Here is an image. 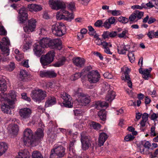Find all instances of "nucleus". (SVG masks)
I'll return each mask as SVG.
<instances>
[{
    "label": "nucleus",
    "mask_w": 158,
    "mask_h": 158,
    "mask_svg": "<svg viewBox=\"0 0 158 158\" xmlns=\"http://www.w3.org/2000/svg\"><path fill=\"white\" fill-rule=\"evenodd\" d=\"M23 141L25 145L27 146H35L36 144V140L33 138V133L30 128H26L23 132Z\"/></svg>",
    "instance_id": "1"
},
{
    "label": "nucleus",
    "mask_w": 158,
    "mask_h": 158,
    "mask_svg": "<svg viewBox=\"0 0 158 158\" xmlns=\"http://www.w3.org/2000/svg\"><path fill=\"white\" fill-rule=\"evenodd\" d=\"M16 95L14 91H11L10 92V97L11 101L6 103H3L1 106L2 110L4 113L10 114H11V109L13 108V105L15 102L16 101Z\"/></svg>",
    "instance_id": "2"
},
{
    "label": "nucleus",
    "mask_w": 158,
    "mask_h": 158,
    "mask_svg": "<svg viewBox=\"0 0 158 158\" xmlns=\"http://www.w3.org/2000/svg\"><path fill=\"white\" fill-rule=\"evenodd\" d=\"M65 27L63 23H56L52 26V32L56 36H61L65 34Z\"/></svg>",
    "instance_id": "3"
},
{
    "label": "nucleus",
    "mask_w": 158,
    "mask_h": 158,
    "mask_svg": "<svg viewBox=\"0 0 158 158\" xmlns=\"http://www.w3.org/2000/svg\"><path fill=\"white\" fill-rule=\"evenodd\" d=\"M31 96L35 102L39 103L47 96V93L44 90L38 89L33 91Z\"/></svg>",
    "instance_id": "4"
},
{
    "label": "nucleus",
    "mask_w": 158,
    "mask_h": 158,
    "mask_svg": "<svg viewBox=\"0 0 158 158\" xmlns=\"http://www.w3.org/2000/svg\"><path fill=\"white\" fill-rule=\"evenodd\" d=\"M55 53L53 51L49 52L45 55H42L40 58V62L43 66L50 64L54 60Z\"/></svg>",
    "instance_id": "5"
},
{
    "label": "nucleus",
    "mask_w": 158,
    "mask_h": 158,
    "mask_svg": "<svg viewBox=\"0 0 158 158\" xmlns=\"http://www.w3.org/2000/svg\"><path fill=\"white\" fill-rule=\"evenodd\" d=\"M81 141L82 144V148L83 150L88 149L91 145V137L85 132L81 134Z\"/></svg>",
    "instance_id": "6"
},
{
    "label": "nucleus",
    "mask_w": 158,
    "mask_h": 158,
    "mask_svg": "<svg viewBox=\"0 0 158 158\" xmlns=\"http://www.w3.org/2000/svg\"><path fill=\"white\" fill-rule=\"evenodd\" d=\"M56 18L58 20L64 19V20L71 21L74 18V16L72 13H70L65 10H63L62 12H58L56 15Z\"/></svg>",
    "instance_id": "7"
},
{
    "label": "nucleus",
    "mask_w": 158,
    "mask_h": 158,
    "mask_svg": "<svg viewBox=\"0 0 158 158\" xmlns=\"http://www.w3.org/2000/svg\"><path fill=\"white\" fill-rule=\"evenodd\" d=\"M10 45V41L8 38H3L0 42V48L3 54L6 56L9 54V46Z\"/></svg>",
    "instance_id": "8"
},
{
    "label": "nucleus",
    "mask_w": 158,
    "mask_h": 158,
    "mask_svg": "<svg viewBox=\"0 0 158 158\" xmlns=\"http://www.w3.org/2000/svg\"><path fill=\"white\" fill-rule=\"evenodd\" d=\"M87 77L91 83H95L99 81L100 75L97 71L93 70L88 73Z\"/></svg>",
    "instance_id": "9"
},
{
    "label": "nucleus",
    "mask_w": 158,
    "mask_h": 158,
    "mask_svg": "<svg viewBox=\"0 0 158 158\" xmlns=\"http://www.w3.org/2000/svg\"><path fill=\"white\" fill-rule=\"evenodd\" d=\"M61 97L63 99V104L66 107H71L73 104L72 98L67 93L63 92L61 94Z\"/></svg>",
    "instance_id": "10"
},
{
    "label": "nucleus",
    "mask_w": 158,
    "mask_h": 158,
    "mask_svg": "<svg viewBox=\"0 0 158 158\" xmlns=\"http://www.w3.org/2000/svg\"><path fill=\"white\" fill-rule=\"evenodd\" d=\"M49 4L52 9L58 10L66 7L64 3L58 0H49Z\"/></svg>",
    "instance_id": "11"
},
{
    "label": "nucleus",
    "mask_w": 158,
    "mask_h": 158,
    "mask_svg": "<svg viewBox=\"0 0 158 158\" xmlns=\"http://www.w3.org/2000/svg\"><path fill=\"white\" fill-rule=\"evenodd\" d=\"M65 148L61 145H55L53 149L54 154L59 158L62 157L65 155Z\"/></svg>",
    "instance_id": "12"
},
{
    "label": "nucleus",
    "mask_w": 158,
    "mask_h": 158,
    "mask_svg": "<svg viewBox=\"0 0 158 158\" xmlns=\"http://www.w3.org/2000/svg\"><path fill=\"white\" fill-rule=\"evenodd\" d=\"M36 21L32 19L28 21V25L23 27L24 30L26 32H29L34 31L36 27Z\"/></svg>",
    "instance_id": "13"
},
{
    "label": "nucleus",
    "mask_w": 158,
    "mask_h": 158,
    "mask_svg": "<svg viewBox=\"0 0 158 158\" xmlns=\"http://www.w3.org/2000/svg\"><path fill=\"white\" fill-rule=\"evenodd\" d=\"M19 113L22 118L26 119L30 117L31 113V111L29 108H24L20 110Z\"/></svg>",
    "instance_id": "14"
},
{
    "label": "nucleus",
    "mask_w": 158,
    "mask_h": 158,
    "mask_svg": "<svg viewBox=\"0 0 158 158\" xmlns=\"http://www.w3.org/2000/svg\"><path fill=\"white\" fill-rule=\"evenodd\" d=\"M19 19L21 23H23L28 18L27 10L25 7H22L19 11Z\"/></svg>",
    "instance_id": "15"
},
{
    "label": "nucleus",
    "mask_w": 158,
    "mask_h": 158,
    "mask_svg": "<svg viewBox=\"0 0 158 158\" xmlns=\"http://www.w3.org/2000/svg\"><path fill=\"white\" fill-rule=\"evenodd\" d=\"M61 44V40L59 39L52 40L49 39L48 47L53 49L57 48L58 47L60 48Z\"/></svg>",
    "instance_id": "16"
},
{
    "label": "nucleus",
    "mask_w": 158,
    "mask_h": 158,
    "mask_svg": "<svg viewBox=\"0 0 158 158\" xmlns=\"http://www.w3.org/2000/svg\"><path fill=\"white\" fill-rule=\"evenodd\" d=\"M33 50L35 55L40 57L44 53V48L39 44H35L34 46Z\"/></svg>",
    "instance_id": "17"
},
{
    "label": "nucleus",
    "mask_w": 158,
    "mask_h": 158,
    "mask_svg": "<svg viewBox=\"0 0 158 158\" xmlns=\"http://www.w3.org/2000/svg\"><path fill=\"white\" fill-rule=\"evenodd\" d=\"M73 62L77 67H82L85 64V60L83 58L76 57L73 59Z\"/></svg>",
    "instance_id": "18"
},
{
    "label": "nucleus",
    "mask_w": 158,
    "mask_h": 158,
    "mask_svg": "<svg viewBox=\"0 0 158 158\" xmlns=\"http://www.w3.org/2000/svg\"><path fill=\"white\" fill-rule=\"evenodd\" d=\"M7 129L10 133L13 135H17L19 130L18 126L16 124H14L9 125Z\"/></svg>",
    "instance_id": "19"
},
{
    "label": "nucleus",
    "mask_w": 158,
    "mask_h": 158,
    "mask_svg": "<svg viewBox=\"0 0 158 158\" xmlns=\"http://www.w3.org/2000/svg\"><path fill=\"white\" fill-rule=\"evenodd\" d=\"M130 70L129 69L127 68L126 71L125 72L124 74L122 76V79L124 80L125 81L127 82L128 86L131 88L132 86V83L131 81L130 78L128 75L127 71H130Z\"/></svg>",
    "instance_id": "20"
},
{
    "label": "nucleus",
    "mask_w": 158,
    "mask_h": 158,
    "mask_svg": "<svg viewBox=\"0 0 158 158\" xmlns=\"http://www.w3.org/2000/svg\"><path fill=\"white\" fill-rule=\"evenodd\" d=\"M130 47L129 45H125L124 44H119L117 46L118 51V53L121 54H125L126 52L128 51Z\"/></svg>",
    "instance_id": "21"
},
{
    "label": "nucleus",
    "mask_w": 158,
    "mask_h": 158,
    "mask_svg": "<svg viewBox=\"0 0 158 158\" xmlns=\"http://www.w3.org/2000/svg\"><path fill=\"white\" fill-rule=\"evenodd\" d=\"M56 103V98L54 96H50L47 99L45 102V107H48L55 105Z\"/></svg>",
    "instance_id": "22"
},
{
    "label": "nucleus",
    "mask_w": 158,
    "mask_h": 158,
    "mask_svg": "<svg viewBox=\"0 0 158 158\" xmlns=\"http://www.w3.org/2000/svg\"><path fill=\"white\" fill-rule=\"evenodd\" d=\"M27 8L31 11H39L42 9V8L41 5L35 4H28L27 6Z\"/></svg>",
    "instance_id": "23"
},
{
    "label": "nucleus",
    "mask_w": 158,
    "mask_h": 158,
    "mask_svg": "<svg viewBox=\"0 0 158 158\" xmlns=\"http://www.w3.org/2000/svg\"><path fill=\"white\" fill-rule=\"evenodd\" d=\"M90 99L88 96H86L83 94L80 98L79 102L82 106H86L90 102Z\"/></svg>",
    "instance_id": "24"
},
{
    "label": "nucleus",
    "mask_w": 158,
    "mask_h": 158,
    "mask_svg": "<svg viewBox=\"0 0 158 158\" xmlns=\"http://www.w3.org/2000/svg\"><path fill=\"white\" fill-rule=\"evenodd\" d=\"M107 135L104 132L101 133L99 135L98 144L100 146L103 145L104 143L108 138Z\"/></svg>",
    "instance_id": "25"
},
{
    "label": "nucleus",
    "mask_w": 158,
    "mask_h": 158,
    "mask_svg": "<svg viewBox=\"0 0 158 158\" xmlns=\"http://www.w3.org/2000/svg\"><path fill=\"white\" fill-rule=\"evenodd\" d=\"M9 93V95H8L4 93H1L0 94V102H3V103H6L7 102L11 101V98L10 97V92Z\"/></svg>",
    "instance_id": "26"
},
{
    "label": "nucleus",
    "mask_w": 158,
    "mask_h": 158,
    "mask_svg": "<svg viewBox=\"0 0 158 158\" xmlns=\"http://www.w3.org/2000/svg\"><path fill=\"white\" fill-rule=\"evenodd\" d=\"M115 97V92L112 90L109 91L106 96L105 100L106 101L110 102L114 99Z\"/></svg>",
    "instance_id": "27"
},
{
    "label": "nucleus",
    "mask_w": 158,
    "mask_h": 158,
    "mask_svg": "<svg viewBox=\"0 0 158 158\" xmlns=\"http://www.w3.org/2000/svg\"><path fill=\"white\" fill-rule=\"evenodd\" d=\"M29 152L26 150L22 151L19 153L18 155L16 158H30Z\"/></svg>",
    "instance_id": "28"
},
{
    "label": "nucleus",
    "mask_w": 158,
    "mask_h": 158,
    "mask_svg": "<svg viewBox=\"0 0 158 158\" xmlns=\"http://www.w3.org/2000/svg\"><path fill=\"white\" fill-rule=\"evenodd\" d=\"M49 39L45 38L41 39L38 44L41 47L44 48H45L48 47L49 43Z\"/></svg>",
    "instance_id": "29"
},
{
    "label": "nucleus",
    "mask_w": 158,
    "mask_h": 158,
    "mask_svg": "<svg viewBox=\"0 0 158 158\" xmlns=\"http://www.w3.org/2000/svg\"><path fill=\"white\" fill-rule=\"evenodd\" d=\"M28 75V72L26 70L22 69L20 72L19 78L22 81H25L27 79Z\"/></svg>",
    "instance_id": "30"
},
{
    "label": "nucleus",
    "mask_w": 158,
    "mask_h": 158,
    "mask_svg": "<svg viewBox=\"0 0 158 158\" xmlns=\"http://www.w3.org/2000/svg\"><path fill=\"white\" fill-rule=\"evenodd\" d=\"M7 148L6 143L4 142H0V156L6 152Z\"/></svg>",
    "instance_id": "31"
},
{
    "label": "nucleus",
    "mask_w": 158,
    "mask_h": 158,
    "mask_svg": "<svg viewBox=\"0 0 158 158\" xmlns=\"http://www.w3.org/2000/svg\"><path fill=\"white\" fill-rule=\"evenodd\" d=\"M7 88L5 80L3 78H0V91H5L6 90Z\"/></svg>",
    "instance_id": "32"
},
{
    "label": "nucleus",
    "mask_w": 158,
    "mask_h": 158,
    "mask_svg": "<svg viewBox=\"0 0 158 158\" xmlns=\"http://www.w3.org/2000/svg\"><path fill=\"white\" fill-rule=\"evenodd\" d=\"M108 106V104L105 102L98 101L96 103V108L98 109H100L101 108Z\"/></svg>",
    "instance_id": "33"
},
{
    "label": "nucleus",
    "mask_w": 158,
    "mask_h": 158,
    "mask_svg": "<svg viewBox=\"0 0 158 158\" xmlns=\"http://www.w3.org/2000/svg\"><path fill=\"white\" fill-rule=\"evenodd\" d=\"M91 128L97 130L101 128V125L96 122L92 121L90 123Z\"/></svg>",
    "instance_id": "34"
},
{
    "label": "nucleus",
    "mask_w": 158,
    "mask_h": 158,
    "mask_svg": "<svg viewBox=\"0 0 158 158\" xmlns=\"http://www.w3.org/2000/svg\"><path fill=\"white\" fill-rule=\"evenodd\" d=\"M152 70L151 68H150L149 69H144L143 73V77L145 79L148 80V78L151 77L150 73Z\"/></svg>",
    "instance_id": "35"
},
{
    "label": "nucleus",
    "mask_w": 158,
    "mask_h": 158,
    "mask_svg": "<svg viewBox=\"0 0 158 158\" xmlns=\"http://www.w3.org/2000/svg\"><path fill=\"white\" fill-rule=\"evenodd\" d=\"M98 116L100 119L104 121L106 119V112L105 110H101L98 113Z\"/></svg>",
    "instance_id": "36"
},
{
    "label": "nucleus",
    "mask_w": 158,
    "mask_h": 158,
    "mask_svg": "<svg viewBox=\"0 0 158 158\" xmlns=\"http://www.w3.org/2000/svg\"><path fill=\"white\" fill-rule=\"evenodd\" d=\"M139 149L140 151V152L143 154L147 155L149 154L150 155V153L149 151V149L147 148H145L144 147L140 146L139 147Z\"/></svg>",
    "instance_id": "37"
},
{
    "label": "nucleus",
    "mask_w": 158,
    "mask_h": 158,
    "mask_svg": "<svg viewBox=\"0 0 158 158\" xmlns=\"http://www.w3.org/2000/svg\"><path fill=\"white\" fill-rule=\"evenodd\" d=\"M84 75V74L83 73V71L81 73H76L71 76L70 77V79L72 81H74L79 78L81 76Z\"/></svg>",
    "instance_id": "38"
},
{
    "label": "nucleus",
    "mask_w": 158,
    "mask_h": 158,
    "mask_svg": "<svg viewBox=\"0 0 158 158\" xmlns=\"http://www.w3.org/2000/svg\"><path fill=\"white\" fill-rule=\"evenodd\" d=\"M65 59L64 57L60 59L59 60L53 64V66L56 67H59L63 65L65 62Z\"/></svg>",
    "instance_id": "39"
},
{
    "label": "nucleus",
    "mask_w": 158,
    "mask_h": 158,
    "mask_svg": "<svg viewBox=\"0 0 158 158\" xmlns=\"http://www.w3.org/2000/svg\"><path fill=\"white\" fill-rule=\"evenodd\" d=\"M32 157V158H43L41 153L37 151H34L33 152Z\"/></svg>",
    "instance_id": "40"
},
{
    "label": "nucleus",
    "mask_w": 158,
    "mask_h": 158,
    "mask_svg": "<svg viewBox=\"0 0 158 158\" xmlns=\"http://www.w3.org/2000/svg\"><path fill=\"white\" fill-rule=\"evenodd\" d=\"M47 73L48 78L54 77L56 76V73L53 70H48L47 71Z\"/></svg>",
    "instance_id": "41"
},
{
    "label": "nucleus",
    "mask_w": 158,
    "mask_h": 158,
    "mask_svg": "<svg viewBox=\"0 0 158 158\" xmlns=\"http://www.w3.org/2000/svg\"><path fill=\"white\" fill-rule=\"evenodd\" d=\"M74 95L77 96L79 98L84 94L81 93V90L80 88H78L74 91Z\"/></svg>",
    "instance_id": "42"
},
{
    "label": "nucleus",
    "mask_w": 158,
    "mask_h": 158,
    "mask_svg": "<svg viewBox=\"0 0 158 158\" xmlns=\"http://www.w3.org/2000/svg\"><path fill=\"white\" fill-rule=\"evenodd\" d=\"M107 12L110 13L112 15L114 16H117L120 15L121 14V12L120 10H108Z\"/></svg>",
    "instance_id": "43"
},
{
    "label": "nucleus",
    "mask_w": 158,
    "mask_h": 158,
    "mask_svg": "<svg viewBox=\"0 0 158 158\" xmlns=\"http://www.w3.org/2000/svg\"><path fill=\"white\" fill-rule=\"evenodd\" d=\"M36 134L40 138L43 137L44 135L43 130L41 128L38 129L36 132Z\"/></svg>",
    "instance_id": "44"
},
{
    "label": "nucleus",
    "mask_w": 158,
    "mask_h": 158,
    "mask_svg": "<svg viewBox=\"0 0 158 158\" xmlns=\"http://www.w3.org/2000/svg\"><path fill=\"white\" fill-rule=\"evenodd\" d=\"M128 56L130 61L131 63H134L135 60V57L134 54L132 52H129L128 54Z\"/></svg>",
    "instance_id": "45"
},
{
    "label": "nucleus",
    "mask_w": 158,
    "mask_h": 158,
    "mask_svg": "<svg viewBox=\"0 0 158 158\" xmlns=\"http://www.w3.org/2000/svg\"><path fill=\"white\" fill-rule=\"evenodd\" d=\"M135 13L138 20L140 19L143 16L144 13L143 12L137 10L135 12Z\"/></svg>",
    "instance_id": "46"
},
{
    "label": "nucleus",
    "mask_w": 158,
    "mask_h": 158,
    "mask_svg": "<svg viewBox=\"0 0 158 158\" xmlns=\"http://www.w3.org/2000/svg\"><path fill=\"white\" fill-rule=\"evenodd\" d=\"M15 67V64L14 62H11L7 66L6 69L9 71H13Z\"/></svg>",
    "instance_id": "47"
},
{
    "label": "nucleus",
    "mask_w": 158,
    "mask_h": 158,
    "mask_svg": "<svg viewBox=\"0 0 158 158\" xmlns=\"http://www.w3.org/2000/svg\"><path fill=\"white\" fill-rule=\"evenodd\" d=\"M102 46L103 48H106L108 47H111L112 44L110 42H107L104 40L102 43Z\"/></svg>",
    "instance_id": "48"
},
{
    "label": "nucleus",
    "mask_w": 158,
    "mask_h": 158,
    "mask_svg": "<svg viewBox=\"0 0 158 158\" xmlns=\"http://www.w3.org/2000/svg\"><path fill=\"white\" fill-rule=\"evenodd\" d=\"M118 20L119 22L125 24L127 23L128 22V19L125 17L120 16L118 19Z\"/></svg>",
    "instance_id": "49"
},
{
    "label": "nucleus",
    "mask_w": 158,
    "mask_h": 158,
    "mask_svg": "<svg viewBox=\"0 0 158 158\" xmlns=\"http://www.w3.org/2000/svg\"><path fill=\"white\" fill-rule=\"evenodd\" d=\"M135 137L134 135L131 134H128L125 137L124 139L126 141H128L132 140Z\"/></svg>",
    "instance_id": "50"
},
{
    "label": "nucleus",
    "mask_w": 158,
    "mask_h": 158,
    "mask_svg": "<svg viewBox=\"0 0 158 158\" xmlns=\"http://www.w3.org/2000/svg\"><path fill=\"white\" fill-rule=\"evenodd\" d=\"M88 29L89 31L88 32L89 34L90 35H93L96 33V31L94 30V29L91 26H89L88 27Z\"/></svg>",
    "instance_id": "51"
},
{
    "label": "nucleus",
    "mask_w": 158,
    "mask_h": 158,
    "mask_svg": "<svg viewBox=\"0 0 158 158\" xmlns=\"http://www.w3.org/2000/svg\"><path fill=\"white\" fill-rule=\"evenodd\" d=\"M128 32L127 30H125L123 31L121 33L118 34L117 35L120 38L125 37L126 36V35L128 33Z\"/></svg>",
    "instance_id": "52"
},
{
    "label": "nucleus",
    "mask_w": 158,
    "mask_h": 158,
    "mask_svg": "<svg viewBox=\"0 0 158 158\" xmlns=\"http://www.w3.org/2000/svg\"><path fill=\"white\" fill-rule=\"evenodd\" d=\"M67 5L68 8L72 11L75 9V4L74 2H71L69 3H68Z\"/></svg>",
    "instance_id": "53"
},
{
    "label": "nucleus",
    "mask_w": 158,
    "mask_h": 158,
    "mask_svg": "<svg viewBox=\"0 0 158 158\" xmlns=\"http://www.w3.org/2000/svg\"><path fill=\"white\" fill-rule=\"evenodd\" d=\"M103 41L104 40H101L100 38L97 37L95 40V42L97 45L100 46L102 45Z\"/></svg>",
    "instance_id": "54"
},
{
    "label": "nucleus",
    "mask_w": 158,
    "mask_h": 158,
    "mask_svg": "<svg viewBox=\"0 0 158 158\" xmlns=\"http://www.w3.org/2000/svg\"><path fill=\"white\" fill-rule=\"evenodd\" d=\"M107 20L111 25L114 24L116 21L115 18L114 17H111Z\"/></svg>",
    "instance_id": "55"
},
{
    "label": "nucleus",
    "mask_w": 158,
    "mask_h": 158,
    "mask_svg": "<svg viewBox=\"0 0 158 158\" xmlns=\"http://www.w3.org/2000/svg\"><path fill=\"white\" fill-rule=\"evenodd\" d=\"M40 76L41 77H47V71H40L39 72Z\"/></svg>",
    "instance_id": "56"
},
{
    "label": "nucleus",
    "mask_w": 158,
    "mask_h": 158,
    "mask_svg": "<svg viewBox=\"0 0 158 158\" xmlns=\"http://www.w3.org/2000/svg\"><path fill=\"white\" fill-rule=\"evenodd\" d=\"M6 31L3 26H0V35H6Z\"/></svg>",
    "instance_id": "57"
},
{
    "label": "nucleus",
    "mask_w": 158,
    "mask_h": 158,
    "mask_svg": "<svg viewBox=\"0 0 158 158\" xmlns=\"http://www.w3.org/2000/svg\"><path fill=\"white\" fill-rule=\"evenodd\" d=\"M147 35L149 38L151 39L154 37V31L153 30L149 31L147 34Z\"/></svg>",
    "instance_id": "58"
},
{
    "label": "nucleus",
    "mask_w": 158,
    "mask_h": 158,
    "mask_svg": "<svg viewBox=\"0 0 158 158\" xmlns=\"http://www.w3.org/2000/svg\"><path fill=\"white\" fill-rule=\"evenodd\" d=\"M22 98L24 99L25 100L28 101L30 102L31 101V99L29 97H27V94L25 93H23L22 94Z\"/></svg>",
    "instance_id": "59"
},
{
    "label": "nucleus",
    "mask_w": 158,
    "mask_h": 158,
    "mask_svg": "<svg viewBox=\"0 0 158 158\" xmlns=\"http://www.w3.org/2000/svg\"><path fill=\"white\" fill-rule=\"evenodd\" d=\"M103 76L106 78L110 79L113 77V75L109 72H106L103 74Z\"/></svg>",
    "instance_id": "60"
},
{
    "label": "nucleus",
    "mask_w": 158,
    "mask_h": 158,
    "mask_svg": "<svg viewBox=\"0 0 158 158\" xmlns=\"http://www.w3.org/2000/svg\"><path fill=\"white\" fill-rule=\"evenodd\" d=\"M142 144H143V147H144L147 148L149 149H150L151 144L148 141H146L144 144L143 142H142Z\"/></svg>",
    "instance_id": "61"
},
{
    "label": "nucleus",
    "mask_w": 158,
    "mask_h": 158,
    "mask_svg": "<svg viewBox=\"0 0 158 158\" xmlns=\"http://www.w3.org/2000/svg\"><path fill=\"white\" fill-rule=\"evenodd\" d=\"M31 46V44L29 42H27L23 45V48L24 51L29 49Z\"/></svg>",
    "instance_id": "62"
},
{
    "label": "nucleus",
    "mask_w": 158,
    "mask_h": 158,
    "mask_svg": "<svg viewBox=\"0 0 158 158\" xmlns=\"http://www.w3.org/2000/svg\"><path fill=\"white\" fill-rule=\"evenodd\" d=\"M111 25L109 23V22H108L107 20L106 19L103 23V26L106 28L109 29Z\"/></svg>",
    "instance_id": "63"
},
{
    "label": "nucleus",
    "mask_w": 158,
    "mask_h": 158,
    "mask_svg": "<svg viewBox=\"0 0 158 158\" xmlns=\"http://www.w3.org/2000/svg\"><path fill=\"white\" fill-rule=\"evenodd\" d=\"M104 39L108 38L109 37V31H106L103 32L102 35Z\"/></svg>",
    "instance_id": "64"
}]
</instances>
